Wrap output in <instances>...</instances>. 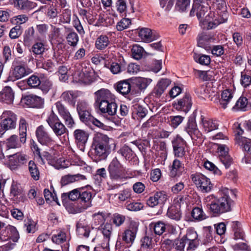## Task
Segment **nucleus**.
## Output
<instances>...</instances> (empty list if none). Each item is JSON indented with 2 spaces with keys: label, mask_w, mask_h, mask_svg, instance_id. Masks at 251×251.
<instances>
[{
  "label": "nucleus",
  "mask_w": 251,
  "mask_h": 251,
  "mask_svg": "<svg viewBox=\"0 0 251 251\" xmlns=\"http://www.w3.org/2000/svg\"><path fill=\"white\" fill-rule=\"evenodd\" d=\"M201 124L202 125V129L206 133L217 129L219 127V123L217 121L202 116L201 117Z\"/></svg>",
  "instance_id": "obj_18"
},
{
  "label": "nucleus",
  "mask_w": 251,
  "mask_h": 251,
  "mask_svg": "<svg viewBox=\"0 0 251 251\" xmlns=\"http://www.w3.org/2000/svg\"><path fill=\"white\" fill-rule=\"evenodd\" d=\"M66 40L68 44L71 47H76L79 40L78 35L75 31H71L66 35Z\"/></svg>",
  "instance_id": "obj_39"
},
{
  "label": "nucleus",
  "mask_w": 251,
  "mask_h": 251,
  "mask_svg": "<svg viewBox=\"0 0 251 251\" xmlns=\"http://www.w3.org/2000/svg\"><path fill=\"white\" fill-rule=\"evenodd\" d=\"M192 102L191 98L188 94H186L182 98L173 104L174 108L178 111L187 113L191 109Z\"/></svg>",
  "instance_id": "obj_14"
},
{
  "label": "nucleus",
  "mask_w": 251,
  "mask_h": 251,
  "mask_svg": "<svg viewBox=\"0 0 251 251\" xmlns=\"http://www.w3.org/2000/svg\"><path fill=\"white\" fill-rule=\"evenodd\" d=\"M76 110L77 113L82 112L90 110L89 104L85 100H79L76 105Z\"/></svg>",
  "instance_id": "obj_57"
},
{
  "label": "nucleus",
  "mask_w": 251,
  "mask_h": 251,
  "mask_svg": "<svg viewBox=\"0 0 251 251\" xmlns=\"http://www.w3.org/2000/svg\"><path fill=\"white\" fill-rule=\"evenodd\" d=\"M44 51V45L41 42H37L33 44L30 50V51L35 55H41Z\"/></svg>",
  "instance_id": "obj_52"
},
{
  "label": "nucleus",
  "mask_w": 251,
  "mask_h": 251,
  "mask_svg": "<svg viewBox=\"0 0 251 251\" xmlns=\"http://www.w3.org/2000/svg\"><path fill=\"white\" fill-rule=\"evenodd\" d=\"M209 10L210 8L207 4L205 5L204 4L198 5L196 9L195 14H196L198 19L204 21L207 14L211 13Z\"/></svg>",
  "instance_id": "obj_32"
},
{
  "label": "nucleus",
  "mask_w": 251,
  "mask_h": 251,
  "mask_svg": "<svg viewBox=\"0 0 251 251\" xmlns=\"http://www.w3.org/2000/svg\"><path fill=\"white\" fill-rule=\"evenodd\" d=\"M26 139L22 141V136L13 134L9 137L6 140V146L8 149H17L21 147L22 145L26 142Z\"/></svg>",
  "instance_id": "obj_20"
},
{
  "label": "nucleus",
  "mask_w": 251,
  "mask_h": 251,
  "mask_svg": "<svg viewBox=\"0 0 251 251\" xmlns=\"http://www.w3.org/2000/svg\"><path fill=\"white\" fill-rule=\"evenodd\" d=\"M46 121L57 137H59L68 132L65 126L60 121L53 111L47 118Z\"/></svg>",
  "instance_id": "obj_4"
},
{
  "label": "nucleus",
  "mask_w": 251,
  "mask_h": 251,
  "mask_svg": "<svg viewBox=\"0 0 251 251\" xmlns=\"http://www.w3.org/2000/svg\"><path fill=\"white\" fill-rule=\"evenodd\" d=\"M191 178L197 188L202 192L207 193L211 190L213 185L210 179L203 174L197 173L192 174Z\"/></svg>",
  "instance_id": "obj_5"
},
{
  "label": "nucleus",
  "mask_w": 251,
  "mask_h": 251,
  "mask_svg": "<svg viewBox=\"0 0 251 251\" xmlns=\"http://www.w3.org/2000/svg\"><path fill=\"white\" fill-rule=\"evenodd\" d=\"M107 170L109 177L112 180H117L124 177L125 168L117 157H114L110 162Z\"/></svg>",
  "instance_id": "obj_6"
},
{
  "label": "nucleus",
  "mask_w": 251,
  "mask_h": 251,
  "mask_svg": "<svg viewBox=\"0 0 251 251\" xmlns=\"http://www.w3.org/2000/svg\"><path fill=\"white\" fill-rule=\"evenodd\" d=\"M232 109L236 110L247 111L251 109V103L248 101L247 98L241 97L236 101Z\"/></svg>",
  "instance_id": "obj_25"
},
{
  "label": "nucleus",
  "mask_w": 251,
  "mask_h": 251,
  "mask_svg": "<svg viewBox=\"0 0 251 251\" xmlns=\"http://www.w3.org/2000/svg\"><path fill=\"white\" fill-rule=\"evenodd\" d=\"M182 165L181 162L178 159H175L173 162L172 169L171 170V175L172 176H176L177 172L182 169Z\"/></svg>",
  "instance_id": "obj_53"
},
{
  "label": "nucleus",
  "mask_w": 251,
  "mask_h": 251,
  "mask_svg": "<svg viewBox=\"0 0 251 251\" xmlns=\"http://www.w3.org/2000/svg\"><path fill=\"white\" fill-rule=\"evenodd\" d=\"M232 226L234 231V239H243L244 233L241 228L240 223L237 221L233 222L232 223Z\"/></svg>",
  "instance_id": "obj_45"
},
{
  "label": "nucleus",
  "mask_w": 251,
  "mask_h": 251,
  "mask_svg": "<svg viewBox=\"0 0 251 251\" xmlns=\"http://www.w3.org/2000/svg\"><path fill=\"white\" fill-rule=\"evenodd\" d=\"M14 3L15 6L20 10H28L34 7L33 2L28 0H14Z\"/></svg>",
  "instance_id": "obj_31"
},
{
  "label": "nucleus",
  "mask_w": 251,
  "mask_h": 251,
  "mask_svg": "<svg viewBox=\"0 0 251 251\" xmlns=\"http://www.w3.org/2000/svg\"><path fill=\"white\" fill-rule=\"evenodd\" d=\"M129 83L126 80L119 81L116 86V90L123 95L127 94L130 91Z\"/></svg>",
  "instance_id": "obj_35"
},
{
  "label": "nucleus",
  "mask_w": 251,
  "mask_h": 251,
  "mask_svg": "<svg viewBox=\"0 0 251 251\" xmlns=\"http://www.w3.org/2000/svg\"><path fill=\"white\" fill-rule=\"evenodd\" d=\"M44 100L41 97L34 95L23 96L20 104L24 107L40 108L43 107Z\"/></svg>",
  "instance_id": "obj_8"
},
{
  "label": "nucleus",
  "mask_w": 251,
  "mask_h": 251,
  "mask_svg": "<svg viewBox=\"0 0 251 251\" xmlns=\"http://www.w3.org/2000/svg\"><path fill=\"white\" fill-rule=\"evenodd\" d=\"M126 209L131 211H137L144 208V204L141 202H131L126 206Z\"/></svg>",
  "instance_id": "obj_56"
},
{
  "label": "nucleus",
  "mask_w": 251,
  "mask_h": 251,
  "mask_svg": "<svg viewBox=\"0 0 251 251\" xmlns=\"http://www.w3.org/2000/svg\"><path fill=\"white\" fill-rule=\"evenodd\" d=\"M138 35L141 40L145 42H150L155 39V36L152 34L151 29L142 28L138 33Z\"/></svg>",
  "instance_id": "obj_26"
},
{
  "label": "nucleus",
  "mask_w": 251,
  "mask_h": 251,
  "mask_svg": "<svg viewBox=\"0 0 251 251\" xmlns=\"http://www.w3.org/2000/svg\"><path fill=\"white\" fill-rule=\"evenodd\" d=\"M5 230L8 237L13 242H17L18 241L20 236L15 226L8 225L5 226Z\"/></svg>",
  "instance_id": "obj_34"
},
{
  "label": "nucleus",
  "mask_w": 251,
  "mask_h": 251,
  "mask_svg": "<svg viewBox=\"0 0 251 251\" xmlns=\"http://www.w3.org/2000/svg\"><path fill=\"white\" fill-rule=\"evenodd\" d=\"M108 137L101 133H96L93 138V154L95 160L98 162L105 159L109 154Z\"/></svg>",
  "instance_id": "obj_1"
},
{
  "label": "nucleus",
  "mask_w": 251,
  "mask_h": 251,
  "mask_svg": "<svg viewBox=\"0 0 251 251\" xmlns=\"http://www.w3.org/2000/svg\"><path fill=\"white\" fill-rule=\"evenodd\" d=\"M22 33V31L21 26L16 25L10 30L9 36L11 39H16L21 35Z\"/></svg>",
  "instance_id": "obj_60"
},
{
  "label": "nucleus",
  "mask_w": 251,
  "mask_h": 251,
  "mask_svg": "<svg viewBox=\"0 0 251 251\" xmlns=\"http://www.w3.org/2000/svg\"><path fill=\"white\" fill-rule=\"evenodd\" d=\"M212 40V37L210 34L206 32H201L199 34L197 37L198 46L207 50L209 48Z\"/></svg>",
  "instance_id": "obj_21"
},
{
  "label": "nucleus",
  "mask_w": 251,
  "mask_h": 251,
  "mask_svg": "<svg viewBox=\"0 0 251 251\" xmlns=\"http://www.w3.org/2000/svg\"><path fill=\"white\" fill-rule=\"evenodd\" d=\"M86 179L85 176L76 174L75 175H68L63 178L62 180L65 182V184L72 183L76 181L83 180Z\"/></svg>",
  "instance_id": "obj_43"
},
{
  "label": "nucleus",
  "mask_w": 251,
  "mask_h": 251,
  "mask_svg": "<svg viewBox=\"0 0 251 251\" xmlns=\"http://www.w3.org/2000/svg\"><path fill=\"white\" fill-rule=\"evenodd\" d=\"M213 16V14L212 13H208L207 15L205 16V19L203 21L204 22L207 23V29H211L216 27L218 25H219V22L215 19L214 21H211V19H212Z\"/></svg>",
  "instance_id": "obj_49"
},
{
  "label": "nucleus",
  "mask_w": 251,
  "mask_h": 251,
  "mask_svg": "<svg viewBox=\"0 0 251 251\" xmlns=\"http://www.w3.org/2000/svg\"><path fill=\"white\" fill-rule=\"evenodd\" d=\"M195 60L202 65H208L211 61L210 56L202 54H195L194 56Z\"/></svg>",
  "instance_id": "obj_41"
},
{
  "label": "nucleus",
  "mask_w": 251,
  "mask_h": 251,
  "mask_svg": "<svg viewBox=\"0 0 251 251\" xmlns=\"http://www.w3.org/2000/svg\"><path fill=\"white\" fill-rule=\"evenodd\" d=\"M185 130L193 140H196L202 136V134L198 129L196 122L193 120H189L188 122L185 127Z\"/></svg>",
  "instance_id": "obj_16"
},
{
  "label": "nucleus",
  "mask_w": 251,
  "mask_h": 251,
  "mask_svg": "<svg viewBox=\"0 0 251 251\" xmlns=\"http://www.w3.org/2000/svg\"><path fill=\"white\" fill-rule=\"evenodd\" d=\"M131 51L133 57L136 60H139L143 56L144 49L142 47L135 45L133 46Z\"/></svg>",
  "instance_id": "obj_50"
},
{
  "label": "nucleus",
  "mask_w": 251,
  "mask_h": 251,
  "mask_svg": "<svg viewBox=\"0 0 251 251\" xmlns=\"http://www.w3.org/2000/svg\"><path fill=\"white\" fill-rule=\"evenodd\" d=\"M73 135L76 144L81 146L86 144L89 137L88 133L81 129H75L74 131Z\"/></svg>",
  "instance_id": "obj_23"
},
{
  "label": "nucleus",
  "mask_w": 251,
  "mask_h": 251,
  "mask_svg": "<svg viewBox=\"0 0 251 251\" xmlns=\"http://www.w3.org/2000/svg\"><path fill=\"white\" fill-rule=\"evenodd\" d=\"M76 232L80 237L85 238H90V240H91L92 242H99L102 249L109 251V242L111 238L103 237L102 240L99 241V237L97 236V231L94 229L91 230L89 226L85 225L82 223L77 224L76 226Z\"/></svg>",
  "instance_id": "obj_3"
},
{
  "label": "nucleus",
  "mask_w": 251,
  "mask_h": 251,
  "mask_svg": "<svg viewBox=\"0 0 251 251\" xmlns=\"http://www.w3.org/2000/svg\"><path fill=\"white\" fill-rule=\"evenodd\" d=\"M118 152L126 159L129 158L132 154L131 150L127 146L123 147L118 151Z\"/></svg>",
  "instance_id": "obj_64"
},
{
  "label": "nucleus",
  "mask_w": 251,
  "mask_h": 251,
  "mask_svg": "<svg viewBox=\"0 0 251 251\" xmlns=\"http://www.w3.org/2000/svg\"><path fill=\"white\" fill-rule=\"evenodd\" d=\"M99 106L100 111L103 113H107L110 116L114 115L116 113L117 105L113 100L100 102Z\"/></svg>",
  "instance_id": "obj_17"
},
{
  "label": "nucleus",
  "mask_w": 251,
  "mask_h": 251,
  "mask_svg": "<svg viewBox=\"0 0 251 251\" xmlns=\"http://www.w3.org/2000/svg\"><path fill=\"white\" fill-rule=\"evenodd\" d=\"M168 199V196L164 191L156 192L153 196H150L147 201V204L151 207L157 205H163Z\"/></svg>",
  "instance_id": "obj_13"
},
{
  "label": "nucleus",
  "mask_w": 251,
  "mask_h": 251,
  "mask_svg": "<svg viewBox=\"0 0 251 251\" xmlns=\"http://www.w3.org/2000/svg\"><path fill=\"white\" fill-rule=\"evenodd\" d=\"M93 82L92 79H73L71 83L78 86L85 87L91 85Z\"/></svg>",
  "instance_id": "obj_62"
},
{
  "label": "nucleus",
  "mask_w": 251,
  "mask_h": 251,
  "mask_svg": "<svg viewBox=\"0 0 251 251\" xmlns=\"http://www.w3.org/2000/svg\"><path fill=\"white\" fill-rule=\"evenodd\" d=\"M8 159V165L11 170H15L20 166L25 164L27 161V156L20 152L12 155L6 154Z\"/></svg>",
  "instance_id": "obj_10"
},
{
  "label": "nucleus",
  "mask_w": 251,
  "mask_h": 251,
  "mask_svg": "<svg viewBox=\"0 0 251 251\" xmlns=\"http://www.w3.org/2000/svg\"><path fill=\"white\" fill-rule=\"evenodd\" d=\"M100 230L103 237L111 238L113 231L112 226L109 223H106L100 226Z\"/></svg>",
  "instance_id": "obj_51"
},
{
  "label": "nucleus",
  "mask_w": 251,
  "mask_h": 251,
  "mask_svg": "<svg viewBox=\"0 0 251 251\" xmlns=\"http://www.w3.org/2000/svg\"><path fill=\"white\" fill-rule=\"evenodd\" d=\"M192 217L197 221H201L207 218V216L202 208L196 207L191 212Z\"/></svg>",
  "instance_id": "obj_36"
},
{
  "label": "nucleus",
  "mask_w": 251,
  "mask_h": 251,
  "mask_svg": "<svg viewBox=\"0 0 251 251\" xmlns=\"http://www.w3.org/2000/svg\"><path fill=\"white\" fill-rule=\"evenodd\" d=\"M239 144L243 146L244 150L251 154V139L243 136L238 137Z\"/></svg>",
  "instance_id": "obj_42"
},
{
  "label": "nucleus",
  "mask_w": 251,
  "mask_h": 251,
  "mask_svg": "<svg viewBox=\"0 0 251 251\" xmlns=\"http://www.w3.org/2000/svg\"><path fill=\"white\" fill-rule=\"evenodd\" d=\"M95 95L96 97V102L99 104L100 103V102L113 100L115 98L114 96L108 90L105 89H101L96 91Z\"/></svg>",
  "instance_id": "obj_22"
},
{
  "label": "nucleus",
  "mask_w": 251,
  "mask_h": 251,
  "mask_svg": "<svg viewBox=\"0 0 251 251\" xmlns=\"http://www.w3.org/2000/svg\"><path fill=\"white\" fill-rule=\"evenodd\" d=\"M28 123L24 117H21L19 121L18 130L19 136H22V141L26 139Z\"/></svg>",
  "instance_id": "obj_29"
},
{
  "label": "nucleus",
  "mask_w": 251,
  "mask_h": 251,
  "mask_svg": "<svg viewBox=\"0 0 251 251\" xmlns=\"http://www.w3.org/2000/svg\"><path fill=\"white\" fill-rule=\"evenodd\" d=\"M106 219L105 213L102 212L95 213L92 215V226H97L103 225Z\"/></svg>",
  "instance_id": "obj_33"
},
{
  "label": "nucleus",
  "mask_w": 251,
  "mask_h": 251,
  "mask_svg": "<svg viewBox=\"0 0 251 251\" xmlns=\"http://www.w3.org/2000/svg\"><path fill=\"white\" fill-rule=\"evenodd\" d=\"M190 0H176V9L179 12H185L189 7Z\"/></svg>",
  "instance_id": "obj_44"
},
{
  "label": "nucleus",
  "mask_w": 251,
  "mask_h": 251,
  "mask_svg": "<svg viewBox=\"0 0 251 251\" xmlns=\"http://www.w3.org/2000/svg\"><path fill=\"white\" fill-rule=\"evenodd\" d=\"M132 192L130 189H125L115 195L120 201H125L131 197Z\"/></svg>",
  "instance_id": "obj_47"
},
{
  "label": "nucleus",
  "mask_w": 251,
  "mask_h": 251,
  "mask_svg": "<svg viewBox=\"0 0 251 251\" xmlns=\"http://www.w3.org/2000/svg\"><path fill=\"white\" fill-rule=\"evenodd\" d=\"M78 114L80 120L82 122L88 125L91 124V120H92L93 116L91 114L90 110L82 112H80Z\"/></svg>",
  "instance_id": "obj_48"
},
{
  "label": "nucleus",
  "mask_w": 251,
  "mask_h": 251,
  "mask_svg": "<svg viewBox=\"0 0 251 251\" xmlns=\"http://www.w3.org/2000/svg\"><path fill=\"white\" fill-rule=\"evenodd\" d=\"M4 119L1 123V127L4 130L14 129L16 127L17 117L11 111H5L2 113Z\"/></svg>",
  "instance_id": "obj_11"
},
{
  "label": "nucleus",
  "mask_w": 251,
  "mask_h": 251,
  "mask_svg": "<svg viewBox=\"0 0 251 251\" xmlns=\"http://www.w3.org/2000/svg\"><path fill=\"white\" fill-rule=\"evenodd\" d=\"M204 167L208 170L213 171V173L216 175H220L221 171L212 162L206 161L204 163Z\"/></svg>",
  "instance_id": "obj_59"
},
{
  "label": "nucleus",
  "mask_w": 251,
  "mask_h": 251,
  "mask_svg": "<svg viewBox=\"0 0 251 251\" xmlns=\"http://www.w3.org/2000/svg\"><path fill=\"white\" fill-rule=\"evenodd\" d=\"M109 43L110 41L108 37L105 35H101L97 38L95 46L97 49L102 50L105 49Z\"/></svg>",
  "instance_id": "obj_30"
},
{
  "label": "nucleus",
  "mask_w": 251,
  "mask_h": 251,
  "mask_svg": "<svg viewBox=\"0 0 251 251\" xmlns=\"http://www.w3.org/2000/svg\"><path fill=\"white\" fill-rule=\"evenodd\" d=\"M55 107L59 115L62 117V118L70 113L68 110L59 101H58L55 103Z\"/></svg>",
  "instance_id": "obj_63"
},
{
  "label": "nucleus",
  "mask_w": 251,
  "mask_h": 251,
  "mask_svg": "<svg viewBox=\"0 0 251 251\" xmlns=\"http://www.w3.org/2000/svg\"><path fill=\"white\" fill-rule=\"evenodd\" d=\"M151 226L153 228L154 233L158 235H162L166 230L165 224L161 221L152 223Z\"/></svg>",
  "instance_id": "obj_40"
},
{
  "label": "nucleus",
  "mask_w": 251,
  "mask_h": 251,
  "mask_svg": "<svg viewBox=\"0 0 251 251\" xmlns=\"http://www.w3.org/2000/svg\"><path fill=\"white\" fill-rule=\"evenodd\" d=\"M36 135L38 142L43 145L49 146L54 143V140L50 134L48 128L43 125L37 128Z\"/></svg>",
  "instance_id": "obj_9"
},
{
  "label": "nucleus",
  "mask_w": 251,
  "mask_h": 251,
  "mask_svg": "<svg viewBox=\"0 0 251 251\" xmlns=\"http://www.w3.org/2000/svg\"><path fill=\"white\" fill-rule=\"evenodd\" d=\"M14 92L11 87H4L0 92V101L7 104H12L14 99Z\"/></svg>",
  "instance_id": "obj_19"
},
{
  "label": "nucleus",
  "mask_w": 251,
  "mask_h": 251,
  "mask_svg": "<svg viewBox=\"0 0 251 251\" xmlns=\"http://www.w3.org/2000/svg\"><path fill=\"white\" fill-rule=\"evenodd\" d=\"M66 234L62 231H60L57 235H54L52 237V241L56 244H60L66 241Z\"/></svg>",
  "instance_id": "obj_61"
},
{
  "label": "nucleus",
  "mask_w": 251,
  "mask_h": 251,
  "mask_svg": "<svg viewBox=\"0 0 251 251\" xmlns=\"http://www.w3.org/2000/svg\"><path fill=\"white\" fill-rule=\"evenodd\" d=\"M201 89V93L203 94L205 98H208L210 100H212L213 97L215 96V94L217 92L214 87L213 88H208L206 84L202 86Z\"/></svg>",
  "instance_id": "obj_46"
},
{
  "label": "nucleus",
  "mask_w": 251,
  "mask_h": 251,
  "mask_svg": "<svg viewBox=\"0 0 251 251\" xmlns=\"http://www.w3.org/2000/svg\"><path fill=\"white\" fill-rule=\"evenodd\" d=\"M170 84V79H160L154 88V93L158 96H160Z\"/></svg>",
  "instance_id": "obj_27"
},
{
  "label": "nucleus",
  "mask_w": 251,
  "mask_h": 251,
  "mask_svg": "<svg viewBox=\"0 0 251 251\" xmlns=\"http://www.w3.org/2000/svg\"><path fill=\"white\" fill-rule=\"evenodd\" d=\"M28 170L31 177L34 180H38L40 179V171L34 161L30 160L28 162Z\"/></svg>",
  "instance_id": "obj_28"
},
{
  "label": "nucleus",
  "mask_w": 251,
  "mask_h": 251,
  "mask_svg": "<svg viewBox=\"0 0 251 251\" xmlns=\"http://www.w3.org/2000/svg\"><path fill=\"white\" fill-rule=\"evenodd\" d=\"M131 24L130 19L128 18H123L117 23L116 28L118 31H122L129 27Z\"/></svg>",
  "instance_id": "obj_55"
},
{
  "label": "nucleus",
  "mask_w": 251,
  "mask_h": 251,
  "mask_svg": "<svg viewBox=\"0 0 251 251\" xmlns=\"http://www.w3.org/2000/svg\"><path fill=\"white\" fill-rule=\"evenodd\" d=\"M92 194L91 191L81 188L77 210L81 212L92 206Z\"/></svg>",
  "instance_id": "obj_7"
},
{
  "label": "nucleus",
  "mask_w": 251,
  "mask_h": 251,
  "mask_svg": "<svg viewBox=\"0 0 251 251\" xmlns=\"http://www.w3.org/2000/svg\"><path fill=\"white\" fill-rule=\"evenodd\" d=\"M184 117L181 116H175L170 117L171 126L176 128L184 120Z\"/></svg>",
  "instance_id": "obj_58"
},
{
  "label": "nucleus",
  "mask_w": 251,
  "mask_h": 251,
  "mask_svg": "<svg viewBox=\"0 0 251 251\" xmlns=\"http://www.w3.org/2000/svg\"><path fill=\"white\" fill-rule=\"evenodd\" d=\"M186 242L198 240V234L193 229L189 228L187 230L185 235L183 236Z\"/></svg>",
  "instance_id": "obj_54"
},
{
  "label": "nucleus",
  "mask_w": 251,
  "mask_h": 251,
  "mask_svg": "<svg viewBox=\"0 0 251 251\" xmlns=\"http://www.w3.org/2000/svg\"><path fill=\"white\" fill-rule=\"evenodd\" d=\"M138 230V225L135 222H131L129 227L122 233V240L131 245L135 240Z\"/></svg>",
  "instance_id": "obj_12"
},
{
  "label": "nucleus",
  "mask_w": 251,
  "mask_h": 251,
  "mask_svg": "<svg viewBox=\"0 0 251 251\" xmlns=\"http://www.w3.org/2000/svg\"><path fill=\"white\" fill-rule=\"evenodd\" d=\"M208 203L210 211L216 216L220 215L231 210L232 201L229 197H221L216 198L213 195H210L204 199Z\"/></svg>",
  "instance_id": "obj_2"
},
{
  "label": "nucleus",
  "mask_w": 251,
  "mask_h": 251,
  "mask_svg": "<svg viewBox=\"0 0 251 251\" xmlns=\"http://www.w3.org/2000/svg\"><path fill=\"white\" fill-rule=\"evenodd\" d=\"M179 207L172 205L169 207L167 211L168 216L172 219L178 221L180 219L181 215Z\"/></svg>",
  "instance_id": "obj_38"
},
{
  "label": "nucleus",
  "mask_w": 251,
  "mask_h": 251,
  "mask_svg": "<svg viewBox=\"0 0 251 251\" xmlns=\"http://www.w3.org/2000/svg\"><path fill=\"white\" fill-rule=\"evenodd\" d=\"M32 72V70L29 68H25L22 66H17L13 68L12 75L15 78H22L31 74Z\"/></svg>",
  "instance_id": "obj_24"
},
{
  "label": "nucleus",
  "mask_w": 251,
  "mask_h": 251,
  "mask_svg": "<svg viewBox=\"0 0 251 251\" xmlns=\"http://www.w3.org/2000/svg\"><path fill=\"white\" fill-rule=\"evenodd\" d=\"M80 191L81 188L75 189L68 193H63L62 194V198L63 200L68 198L72 201L79 200Z\"/></svg>",
  "instance_id": "obj_37"
},
{
  "label": "nucleus",
  "mask_w": 251,
  "mask_h": 251,
  "mask_svg": "<svg viewBox=\"0 0 251 251\" xmlns=\"http://www.w3.org/2000/svg\"><path fill=\"white\" fill-rule=\"evenodd\" d=\"M234 94V91L229 89H226L222 92L221 99L219 100V104L221 108L225 109L230 105Z\"/></svg>",
  "instance_id": "obj_15"
}]
</instances>
